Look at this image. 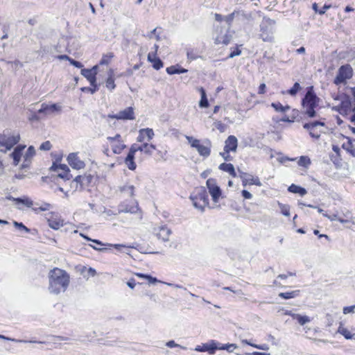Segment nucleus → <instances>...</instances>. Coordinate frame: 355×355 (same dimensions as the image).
<instances>
[{
  "instance_id": "0eeeda50",
  "label": "nucleus",
  "mask_w": 355,
  "mask_h": 355,
  "mask_svg": "<svg viewBox=\"0 0 355 355\" xmlns=\"http://www.w3.org/2000/svg\"><path fill=\"white\" fill-rule=\"evenodd\" d=\"M352 68L349 64L341 66L338 71V73L334 80L336 85L345 84L347 80L352 77Z\"/></svg>"
},
{
  "instance_id": "6ab92c4d",
  "label": "nucleus",
  "mask_w": 355,
  "mask_h": 355,
  "mask_svg": "<svg viewBox=\"0 0 355 355\" xmlns=\"http://www.w3.org/2000/svg\"><path fill=\"white\" fill-rule=\"evenodd\" d=\"M67 161L69 164L75 169H81L85 166L84 162L80 160L76 153H70L68 155Z\"/></svg>"
},
{
  "instance_id": "4468645a",
  "label": "nucleus",
  "mask_w": 355,
  "mask_h": 355,
  "mask_svg": "<svg viewBox=\"0 0 355 355\" xmlns=\"http://www.w3.org/2000/svg\"><path fill=\"white\" fill-rule=\"evenodd\" d=\"M62 111V106L53 103L51 105H48L46 103H42L41 105V108L38 110L39 114H44V115H53L55 114L60 113Z\"/></svg>"
},
{
  "instance_id": "cd10ccee",
  "label": "nucleus",
  "mask_w": 355,
  "mask_h": 355,
  "mask_svg": "<svg viewBox=\"0 0 355 355\" xmlns=\"http://www.w3.org/2000/svg\"><path fill=\"white\" fill-rule=\"evenodd\" d=\"M271 106L275 109L276 112L282 113L286 112L291 109L289 105L284 106L279 102L272 103Z\"/></svg>"
},
{
  "instance_id": "f3484780",
  "label": "nucleus",
  "mask_w": 355,
  "mask_h": 355,
  "mask_svg": "<svg viewBox=\"0 0 355 355\" xmlns=\"http://www.w3.org/2000/svg\"><path fill=\"white\" fill-rule=\"evenodd\" d=\"M97 66H94L92 69H82L81 74L85 77L89 82L90 85L96 84V75L97 73Z\"/></svg>"
},
{
  "instance_id": "5701e85b",
  "label": "nucleus",
  "mask_w": 355,
  "mask_h": 355,
  "mask_svg": "<svg viewBox=\"0 0 355 355\" xmlns=\"http://www.w3.org/2000/svg\"><path fill=\"white\" fill-rule=\"evenodd\" d=\"M337 332L343 335L347 340L353 339L355 336L354 333L349 331L342 323L340 324Z\"/></svg>"
},
{
  "instance_id": "49530a36",
  "label": "nucleus",
  "mask_w": 355,
  "mask_h": 355,
  "mask_svg": "<svg viewBox=\"0 0 355 355\" xmlns=\"http://www.w3.org/2000/svg\"><path fill=\"white\" fill-rule=\"evenodd\" d=\"M151 63H153V67L156 70H159L163 67V62L159 58L155 57Z\"/></svg>"
},
{
  "instance_id": "338daca9",
  "label": "nucleus",
  "mask_w": 355,
  "mask_h": 355,
  "mask_svg": "<svg viewBox=\"0 0 355 355\" xmlns=\"http://www.w3.org/2000/svg\"><path fill=\"white\" fill-rule=\"evenodd\" d=\"M52 207V205L49 203H44L42 206L40 207V209L42 211H46L50 209Z\"/></svg>"
},
{
  "instance_id": "f8f14e48",
  "label": "nucleus",
  "mask_w": 355,
  "mask_h": 355,
  "mask_svg": "<svg viewBox=\"0 0 355 355\" xmlns=\"http://www.w3.org/2000/svg\"><path fill=\"white\" fill-rule=\"evenodd\" d=\"M107 139L110 141L112 151L115 154H120L126 147L119 134H116L114 137H107Z\"/></svg>"
},
{
  "instance_id": "c03bdc74",
  "label": "nucleus",
  "mask_w": 355,
  "mask_h": 355,
  "mask_svg": "<svg viewBox=\"0 0 355 355\" xmlns=\"http://www.w3.org/2000/svg\"><path fill=\"white\" fill-rule=\"evenodd\" d=\"M13 225L18 230L21 232H25L26 233H29L31 232L30 229L26 227L22 223L14 221Z\"/></svg>"
},
{
  "instance_id": "0e129e2a",
  "label": "nucleus",
  "mask_w": 355,
  "mask_h": 355,
  "mask_svg": "<svg viewBox=\"0 0 355 355\" xmlns=\"http://www.w3.org/2000/svg\"><path fill=\"white\" fill-rule=\"evenodd\" d=\"M242 196L245 199H251L252 198V195L246 190L242 191Z\"/></svg>"
},
{
  "instance_id": "a18cd8bd",
  "label": "nucleus",
  "mask_w": 355,
  "mask_h": 355,
  "mask_svg": "<svg viewBox=\"0 0 355 355\" xmlns=\"http://www.w3.org/2000/svg\"><path fill=\"white\" fill-rule=\"evenodd\" d=\"M301 89V87L298 83H295L293 87L288 89L286 93L290 94L291 96H295L297 93V92Z\"/></svg>"
},
{
  "instance_id": "a211bd4d",
  "label": "nucleus",
  "mask_w": 355,
  "mask_h": 355,
  "mask_svg": "<svg viewBox=\"0 0 355 355\" xmlns=\"http://www.w3.org/2000/svg\"><path fill=\"white\" fill-rule=\"evenodd\" d=\"M216 349H218V343L215 340H211L202 345H198L195 349L197 352H208L210 354H214Z\"/></svg>"
},
{
  "instance_id": "6e6552de",
  "label": "nucleus",
  "mask_w": 355,
  "mask_h": 355,
  "mask_svg": "<svg viewBox=\"0 0 355 355\" xmlns=\"http://www.w3.org/2000/svg\"><path fill=\"white\" fill-rule=\"evenodd\" d=\"M20 140L19 134L11 136H8L6 134H0V146L4 147L5 149H1V151L6 153L10 150L12 147L16 145Z\"/></svg>"
},
{
  "instance_id": "473e14b6",
  "label": "nucleus",
  "mask_w": 355,
  "mask_h": 355,
  "mask_svg": "<svg viewBox=\"0 0 355 355\" xmlns=\"http://www.w3.org/2000/svg\"><path fill=\"white\" fill-rule=\"evenodd\" d=\"M35 155V148L33 146H30L24 156V162H31V159Z\"/></svg>"
},
{
  "instance_id": "72a5a7b5",
  "label": "nucleus",
  "mask_w": 355,
  "mask_h": 355,
  "mask_svg": "<svg viewBox=\"0 0 355 355\" xmlns=\"http://www.w3.org/2000/svg\"><path fill=\"white\" fill-rule=\"evenodd\" d=\"M15 202L17 204H23L28 207H31L33 205V201L28 197L17 198V199H15Z\"/></svg>"
},
{
  "instance_id": "ea45409f",
  "label": "nucleus",
  "mask_w": 355,
  "mask_h": 355,
  "mask_svg": "<svg viewBox=\"0 0 355 355\" xmlns=\"http://www.w3.org/2000/svg\"><path fill=\"white\" fill-rule=\"evenodd\" d=\"M141 132L144 134L145 139H146L148 141H150L155 135L153 129L148 128L141 129Z\"/></svg>"
},
{
  "instance_id": "13d9d810",
  "label": "nucleus",
  "mask_w": 355,
  "mask_h": 355,
  "mask_svg": "<svg viewBox=\"0 0 355 355\" xmlns=\"http://www.w3.org/2000/svg\"><path fill=\"white\" fill-rule=\"evenodd\" d=\"M69 62L71 65L77 67V68H83V65L81 62H78V61H76L72 58H71V60H69Z\"/></svg>"
},
{
  "instance_id": "b1692460",
  "label": "nucleus",
  "mask_w": 355,
  "mask_h": 355,
  "mask_svg": "<svg viewBox=\"0 0 355 355\" xmlns=\"http://www.w3.org/2000/svg\"><path fill=\"white\" fill-rule=\"evenodd\" d=\"M219 169L227 172L231 175L232 177H236V173L235 172L234 167L233 164H227V163H222L219 166Z\"/></svg>"
},
{
  "instance_id": "39448f33",
  "label": "nucleus",
  "mask_w": 355,
  "mask_h": 355,
  "mask_svg": "<svg viewBox=\"0 0 355 355\" xmlns=\"http://www.w3.org/2000/svg\"><path fill=\"white\" fill-rule=\"evenodd\" d=\"M275 21L268 17H264L260 24L259 37L263 42H272L273 40V33L275 31Z\"/></svg>"
},
{
  "instance_id": "dca6fc26",
  "label": "nucleus",
  "mask_w": 355,
  "mask_h": 355,
  "mask_svg": "<svg viewBox=\"0 0 355 355\" xmlns=\"http://www.w3.org/2000/svg\"><path fill=\"white\" fill-rule=\"evenodd\" d=\"M239 178L242 180L243 185L245 187L247 184L261 186V183L257 177L243 171H239Z\"/></svg>"
},
{
  "instance_id": "423d86ee",
  "label": "nucleus",
  "mask_w": 355,
  "mask_h": 355,
  "mask_svg": "<svg viewBox=\"0 0 355 355\" xmlns=\"http://www.w3.org/2000/svg\"><path fill=\"white\" fill-rule=\"evenodd\" d=\"M186 139L188 141L191 146L198 151L200 156L207 157L211 153V142L207 140L205 141V144H202L200 140L193 138L191 136H186Z\"/></svg>"
},
{
  "instance_id": "2eb2a0df",
  "label": "nucleus",
  "mask_w": 355,
  "mask_h": 355,
  "mask_svg": "<svg viewBox=\"0 0 355 355\" xmlns=\"http://www.w3.org/2000/svg\"><path fill=\"white\" fill-rule=\"evenodd\" d=\"M49 226L53 230H59L64 225V220L55 213H50L47 218Z\"/></svg>"
},
{
  "instance_id": "7ed1b4c3",
  "label": "nucleus",
  "mask_w": 355,
  "mask_h": 355,
  "mask_svg": "<svg viewBox=\"0 0 355 355\" xmlns=\"http://www.w3.org/2000/svg\"><path fill=\"white\" fill-rule=\"evenodd\" d=\"M155 150V146L153 144H150L147 142L144 143L140 146L134 144L131 146L129 153L126 158L125 159V164L130 170L134 171L137 167V165L134 162L135 154L136 153V152L141 151L143 152L144 154L150 156L152 155Z\"/></svg>"
},
{
  "instance_id": "774afa93",
  "label": "nucleus",
  "mask_w": 355,
  "mask_h": 355,
  "mask_svg": "<svg viewBox=\"0 0 355 355\" xmlns=\"http://www.w3.org/2000/svg\"><path fill=\"white\" fill-rule=\"evenodd\" d=\"M127 285L130 288H134L135 285H136V282H135V279L132 278L130 279L128 282H127Z\"/></svg>"
},
{
  "instance_id": "a878e982",
  "label": "nucleus",
  "mask_w": 355,
  "mask_h": 355,
  "mask_svg": "<svg viewBox=\"0 0 355 355\" xmlns=\"http://www.w3.org/2000/svg\"><path fill=\"white\" fill-rule=\"evenodd\" d=\"M288 191L293 193H299L300 196H303L306 193V190L304 188H302L300 186L292 184L288 189Z\"/></svg>"
},
{
  "instance_id": "20e7f679",
  "label": "nucleus",
  "mask_w": 355,
  "mask_h": 355,
  "mask_svg": "<svg viewBox=\"0 0 355 355\" xmlns=\"http://www.w3.org/2000/svg\"><path fill=\"white\" fill-rule=\"evenodd\" d=\"M190 199L193 206L201 211H203L205 207L209 205L208 195L203 187L196 188L191 195Z\"/></svg>"
},
{
  "instance_id": "4c0bfd02",
  "label": "nucleus",
  "mask_w": 355,
  "mask_h": 355,
  "mask_svg": "<svg viewBox=\"0 0 355 355\" xmlns=\"http://www.w3.org/2000/svg\"><path fill=\"white\" fill-rule=\"evenodd\" d=\"M277 205L281 210V213L286 216H290V207L288 205H284L281 203L280 202H277Z\"/></svg>"
},
{
  "instance_id": "37998d69",
  "label": "nucleus",
  "mask_w": 355,
  "mask_h": 355,
  "mask_svg": "<svg viewBox=\"0 0 355 355\" xmlns=\"http://www.w3.org/2000/svg\"><path fill=\"white\" fill-rule=\"evenodd\" d=\"M297 164L299 166L307 167L311 164V160L306 156H301Z\"/></svg>"
},
{
  "instance_id": "412c9836",
  "label": "nucleus",
  "mask_w": 355,
  "mask_h": 355,
  "mask_svg": "<svg viewBox=\"0 0 355 355\" xmlns=\"http://www.w3.org/2000/svg\"><path fill=\"white\" fill-rule=\"evenodd\" d=\"M171 234V231L166 226H162L159 227L158 232L156 235L158 239H162L164 241H167L169 239V236Z\"/></svg>"
},
{
  "instance_id": "f704fd0d",
  "label": "nucleus",
  "mask_w": 355,
  "mask_h": 355,
  "mask_svg": "<svg viewBox=\"0 0 355 355\" xmlns=\"http://www.w3.org/2000/svg\"><path fill=\"white\" fill-rule=\"evenodd\" d=\"M231 37L228 35L227 34H225V35L222 37H217L215 39V43L218 44H228L230 42Z\"/></svg>"
},
{
  "instance_id": "680f3d73",
  "label": "nucleus",
  "mask_w": 355,
  "mask_h": 355,
  "mask_svg": "<svg viewBox=\"0 0 355 355\" xmlns=\"http://www.w3.org/2000/svg\"><path fill=\"white\" fill-rule=\"evenodd\" d=\"M323 216L327 217V218H329L331 221L338 220V218H340V217H338L337 216V214L329 215L327 214H323Z\"/></svg>"
},
{
  "instance_id": "1a4fd4ad",
  "label": "nucleus",
  "mask_w": 355,
  "mask_h": 355,
  "mask_svg": "<svg viewBox=\"0 0 355 355\" xmlns=\"http://www.w3.org/2000/svg\"><path fill=\"white\" fill-rule=\"evenodd\" d=\"M238 146V140L235 136H229L225 141L224 152L220 153V155L226 161L232 159L230 152H236Z\"/></svg>"
},
{
  "instance_id": "8fccbe9b",
  "label": "nucleus",
  "mask_w": 355,
  "mask_h": 355,
  "mask_svg": "<svg viewBox=\"0 0 355 355\" xmlns=\"http://www.w3.org/2000/svg\"><path fill=\"white\" fill-rule=\"evenodd\" d=\"M91 85L92 86V87H83L81 88V90L85 92H90L91 94H94L98 90V85L97 84Z\"/></svg>"
},
{
  "instance_id": "4be33fe9",
  "label": "nucleus",
  "mask_w": 355,
  "mask_h": 355,
  "mask_svg": "<svg viewBox=\"0 0 355 355\" xmlns=\"http://www.w3.org/2000/svg\"><path fill=\"white\" fill-rule=\"evenodd\" d=\"M80 236H83V238L86 239L88 241H92L94 243L98 244L100 245H106V246L114 247V248H116V250H120L122 248H127V246L123 244H110V243L103 244L101 241H100L98 240H96V239H89V237L85 236L83 234H80Z\"/></svg>"
},
{
  "instance_id": "bf43d9fd",
  "label": "nucleus",
  "mask_w": 355,
  "mask_h": 355,
  "mask_svg": "<svg viewBox=\"0 0 355 355\" xmlns=\"http://www.w3.org/2000/svg\"><path fill=\"white\" fill-rule=\"evenodd\" d=\"M241 51L239 49H236V50L233 51L232 52L230 53V54L229 55L228 58H232L235 56H237V55H241Z\"/></svg>"
},
{
  "instance_id": "6e6d98bb",
  "label": "nucleus",
  "mask_w": 355,
  "mask_h": 355,
  "mask_svg": "<svg viewBox=\"0 0 355 355\" xmlns=\"http://www.w3.org/2000/svg\"><path fill=\"white\" fill-rule=\"evenodd\" d=\"M338 221H339L340 223H343V224L355 225L354 220H353L352 219H349V218L344 219V218L340 217L339 218H338Z\"/></svg>"
},
{
  "instance_id": "ddd939ff",
  "label": "nucleus",
  "mask_w": 355,
  "mask_h": 355,
  "mask_svg": "<svg viewBox=\"0 0 355 355\" xmlns=\"http://www.w3.org/2000/svg\"><path fill=\"white\" fill-rule=\"evenodd\" d=\"M108 117L121 120H134L135 119L134 109L132 107H128L116 114H109Z\"/></svg>"
},
{
  "instance_id": "f03ea898",
  "label": "nucleus",
  "mask_w": 355,
  "mask_h": 355,
  "mask_svg": "<svg viewBox=\"0 0 355 355\" xmlns=\"http://www.w3.org/2000/svg\"><path fill=\"white\" fill-rule=\"evenodd\" d=\"M320 101L314 92L313 87H309L302 101L303 114L309 118L316 117L317 113L315 108L318 106Z\"/></svg>"
},
{
  "instance_id": "9b49d317",
  "label": "nucleus",
  "mask_w": 355,
  "mask_h": 355,
  "mask_svg": "<svg viewBox=\"0 0 355 355\" xmlns=\"http://www.w3.org/2000/svg\"><path fill=\"white\" fill-rule=\"evenodd\" d=\"M206 184L213 201L214 202H218L220 197L221 196L222 192L220 187L216 184V180L209 178L207 180Z\"/></svg>"
},
{
  "instance_id": "c756f323",
  "label": "nucleus",
  "mask_w": 355,
  "mask_h": 355,
  "mask_svg": "<svg viewBox=\"0 0 355 355\" xmlns=\"http://www.w3.org/2000/svg\"><path fill=\"white\" fill-rule=\"evenodd\" d=\"M200 92L201 94V99L199 103V106L200 107H207L209 105V102L206 96L205 91L202 87H200Z\"/></svg>"
},
{
  "instance_id": "69168bd1",
  "label": "nucleus",
  "mask_w": 355,
  "mask_h": 355,
  "mask_svg": "<svg viewBox=\"0 0 355 355\" xmlns=\"http://www.w3.org/2000/svg\"><path fill=\"white\" fill-rule=\"evenodd\" d=\"M92 176L91 175H83V181H84V184H89L92 181Z\"/></svg>"
},
{
  "instance_id": "9d476101",
  "label": "nucleus",
  "mask_w": 355,
  "mask_h": 355,
  "mask_svg": "<svg viewBox=\"0 0 355 355\" xmlns=\"http://www.w3.org/2000/svg\"><path fill=\"white\" fill-rule=\"evenodd\" d=\"M324 127L325 123L321 120L315 121L309 123H305L303 128L309 131V135L314 139H318L322 133L321 130H318V127Z\"/></svg>"
},
{
  "instance_id": "e2e57ef3",
  "label": "nucleus",
  "mask_w": 355,
  "mask_h": 355,
  "mask_svg": "<svg viewBox=\"0 0 355 355\" xmlns=\"http://www.w3.org/2000/svg\"><path fill=\"white\" fill-rule=\"evenodd\" d=\"M146 279L148 280V282L151 284H155L157 282H161L159 280H158L157 278L153 277L150 275L146 276Z\"/></svg>"
},
{
  "instance_id": "3c124183",
  "label": "nucleus",
  "mask_w": 355,
  "mask_h": 355,
  "mask_svg": "<svg viewBox=\"0 0 355 355\" xmlns=\"http://www.w3.org/2000/svg\"><path fill=\"white\" fill-rule=\"evenodd\" d=\"M0 339L10 340V341L15 342V343H37L36 341H33V340L27 341V340H17V339H15V338H8V337H6V336L1 335V334H0Z\"/></svg>"
},
{
  "instance_id": "393cba45",
  "label": "nucleus",
  "mask_w": 355,
  "mask_h": 355,
  "mask_svg": "<svg viewBox=\"0 0 355 355\" xmlns=\"http://www.w3.org/2000/svg\"><path fill=\"white\" fill-rule=\"evenodd\" d=\"M166 71L170 75L180 74L187 72V69L182 68L178 65L168 67L166 68Z\"/></svg>"
},
{
  "instance_id": "603ef678",
  "label": "nucleus",
  "mask_w": 355,
  "mask_h": 355,
  "mask_svg": "<svg viewBox=\"0 0 355 355\" xmlns=\"http://www.w3.org/2000/svg\"><path fill=\"white\" fill-rule=\"evenodd\" d=\"M349 146L347 150L352 154V156L355 157V139L350 140L349 141Z\"/></svg>"
},
{
  "instance_id": "7c9ffc66",
  "label": "nucleus",
  "mask_w": 355,
  "mask_h": 355,
  "mask_svg": "<svg viewBox=\"0 0 355 355\" xmlns=\"http://www.w3.org/2000/svg\"><path fill=\"white\" fill-rule=\"evenodd\" d=\"M120 191L132 197L134 196L135 187L133 185L125 184L120 187Z\"/></svg>"
},
{
  "instance_id": "09e8293b",
  "label": "nucleus",
  "mask_w": 355,
  "mask_h": 355,
  "mask_svg": "<svg viewBox=\"0 0 355 355\" xmlns=\"http://www.w3.org/2000/svg\"><path fill=\"white\" fill-rule=\"evenodd\" d=\"M56 172L58 173V176L62 179L69 180L72 177L70 171H60Z\"/></svg>"
},
{
  "instance_id": "e433bc0d",
  "label": "nucleus",
  "mask_w": 355,
  "mask_h": 355,
  "mask_svg": "<svg viewBox=\"0 0 355 355\" xmlns=\"http://www.w3.org/2000/svg\"><path fill=\"white\" fill-rule=\"evenodd\" d=\"M236 348L237 346L235 344H226L220 345L218 343V349L227 350L229 352H232Z\"/></svg>"
},
{
  "instance_id": "864d4df0",
  "label": "nucleus",
  "mask_w": 355,
  "mask_h": 355,
  "mask_svg": "<svg viewBox=\"0 0 355 355\" xmlns=\"http://www.w3.org/2000/svg\"><path fill=\"white\" fill-rule=\"evenodd\" d=\"M52 147V145L51 144V142L49 141H44L43 142L40 146V149L41 150H49Z\"/></svg>"
},
{
  "instance_id": "bb28decb",
  "label": "nucleus",
  "mask_w": 355,
  "mask_h": 355,
  "mask_svg": "<svg viewBox=\"0 0 355 355\" xmlns=\"http://www.w3.org/2000/svg\"><path fill=\"white\" fill-rule=\"evenodd\" d=\"M108 78L106 80L105 85L106 87L110 90H113L116 85L114 84V80L113 78V70L110 69L109 71Z\"/></svg>"
},
{
  "instance_id": "f257e3e1",
  "label": "nucleus",
  "mask_w": 355,
  "mask_h": 355,
  "mask_svg": "<svg viewBox=\"0 0 355 355\" xmlns=\"http://www.w3.org/2000/svg\"><path fill=\"white\" fill-rule=\"evenodd\" d=\"M49 291L54 295H58L66 291L70 283V276L64 270L54 268L48 275Z\"/></svg>"
},
{
  "instance_id": "c9c22d12",
  "label": "nucleus",
  "mask_w": 355,
  "mask_h": 355,
  "mask_svg": "<svg viewBox=\"0 0 355 355\" xmlns=\"http://www.w3.org/2000/svg\"><path fill=\"white\" fill-rule=\"evenodd\" d=\"M50 169L53 171H70L69 167L66 164H57L56 163H53Z\"/></svg>"
},
{
  "instance_id": "de8ad7c7",
  "label": "nucleus",
  "mask_w": 355,
  "mask_h": 355,
  "mask_svg": "<svg viewBox=\"0 0 355 355\" xmlns=\"http://www.w3.org/2000/svg\"><path fill=\"white\" fill-rule=\"evenodd\" d=\"M239 14V11H234L231 14H230L227 16H225L224 21H225L229 25H230L231 23L232 22V21L234 20L235 15H238Z\"/></svg>"
},
{
  "instance_id": "58836bf2",
  "label": "nucleus",
  "mask_w": 355,
  "mask_h": 355,
  "mask_svg": "<svg viewBox=\"0 0 355 355\" xmlns=\"http://www.w3.org/2000/svg\"><path fill=\"white\" fill-rule=\"evenodd\" d=\"M241 342L243 343H245L246 345H250V346H252V347H253L254 348L259 349H261V350H268V346L266 344L256 345V344L251 343L248 340H242Z\"/></svg>"
},
{
  "instance_id": "5fc2aeb1",
  "label": "nucleus",
  "mask_w": 355,
  "mask_h": 355,
  "mask_svg": "<svg viewBox=\"0 0 355 355\" xmlns=\"http://www.w3.org/2000/svg\"><path fill=\"white\" fill-rule=\"evenodd\" d=\"M341 107L345 108V110H348L351 107V101L347 97L345 100L342 101Z\"/></svg>"
},
{
  "instance_id": "2f4dec72",
  "label": "nucleus",
  "mask_w": 355,
  "mask_h": 355,
  "mask_svg": "<svg viewBox=\"0 0 355 355\" xmlns=\"http://www.w3.org/2000/svg\"><path fill=\"white\" fill-rule=\"evenodd\" d=\"M300 291H293L290 292L280 293H279V296L283 299H291L297 297L299 295Z\"/></svg>"
},
{
  "instance_id": "aec40b11",
  "label": "nucleus",
  "mask_w": 355,
  "mask_h": 355,
  "mask_svg": "<svg viewBox=\"0 0 355 355\" xmlns=\"http://www.w3.org/2000/svg\"><path fill=\"white\" fill-rule=\"evenodd\" d=\"M25 148V145H18L10 154V157L13 159V164L15 166H17L19 164L22 155V151Z\"/></svg>"
},
{
  "instance_id": "a19ab883",
  "label": "nucleus",
  "mask_w": 355,
  "mask_h": 355,
  "mask_svg": "<svg viewBox=\"0 0 355 355\" xmlns=\"http://www.w3.org/2000/svg\"><path fill=\"white\" fill-rule=\"evenodd\" d=\"M83 175H78L75 178L73 181L71 182V187H73V184H75V188L77 189L78 188V186L80 185V187L81 188L83 184H84L83 181Z\"/></svg>"
},
{
  "instance_id": "4d7b16f0",
  "label": "nucleus",
  "mask_w": 355,
  "mask_h": 355,
  "mask_svg": "<svg viewBox=\"0 0 355 355\" xmlns=\"http://www.w3.org/2000/svg\"><path fill=\"white\" fill-rule=\"evenodd\" d=\"M354 309H355V305H353V306H345L343 308V313L344 314H348V313H354Z\"/></svg>"
},
{
  "instance_id": "052dcab7",
  "label": "nucleus",
  "mask_w": 355,
  "mask_h": 355,
  "mask_svg": "<svg viewBox=\"0 0 355 355\" xmlns=\"http://www.w3.org/2000/svg\"><path fill=\"white\" fill-rule=\"evenodd\" d=\"M330 8H331V4H324L323 8L318 11V14L324 15L325 13L326 10L329 9Z\"/></svg>"
},
{
  "instance_id": "79ce46f5",
  "label": "nucleus",
  "mask_w": 355,
  "mask_h": 355,
  "mask_svg": "<svg viewBox=\"0 0 355 355\" xmlns=\"http://www.w3.org/2000/svg\"><path fill=\"white\" fill-rule=\"evenodd\" d=\"M114 57L113 53H109L107 54L103 55L100 64H108L111 60V59Z\"/></svg>"
},
{
  "instance_id": "c85d7f7f",
  "label": "nucleus",
  "mask_w": 355,
  "mask_h": 355,
  "mask_svg": "<svg viewBox=\"0 0 355 355\" xmlns=\"http://www.w3.org/2000/svg\"><path fill=\"white\" fill-rule=\"evenodd\" d=\"M292 318L296 320L300 325H304L311 321V318L307 315H301L300 314L292 315Z\"/></svg>"
}]
</instances>
